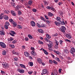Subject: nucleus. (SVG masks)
<instances>
[{"mask_svg":"<svg viewBox=\"0 0 75 75\" xmlns=\"http://www.w3.org/2000/svg\"><path fill=\"white\" fill-rule=\"evenodd\" d=\"M0 45L1 46L2 48H5L6 47V46L4 43L0 42Z\"/></svg>","mask_w":75,"mask_h":75,"instance_id":"nucleus-1","label":"nucleus"},{"mask_svg":"<svg viewBox=\"0 0 75 75\" xmlns=\"http://www.w3.org/2000/svg\"><path fill=\"white\" fill-rule=\"evenodd\" d=\"M9 34L12 36L14 37V35L16 34V33L14 31L11 30L10 31V33H9Z\"/></svg>","mask_w":75,"mask_h":75,"instance_id":"nucleus-2","label":"nucleus"},{"mask_svg":"<svg viewBox=\"0 0 75 75\" xmlns=\"http://www.w3.org/2000/svg\"><path fill=\"white\" fill-rule=\"evenodd\" d=\"M2 65L4 68H7L9 67L8 66V64L6 63H5L4 64H2Z\"/></svg>","mask_w":75,"mask_h":75,"instance_id":"nucleus-3","label":"nucleus"},{"mask_svg":"<svg viewBox=\"0 0 75 75\" xmlns=\"http://www.w3.org/2000/svg\"><path fill=\"white\" fill-rule=\"evenodd\" d=\"M70 52L71 54H73L74 52H75V49L74 47L71 48V50H70Z\"/></svg>","mask_w":75,"mask_h":75,"instance_id":"nucleus-4","label":"nucleus"},{"mask_svg":"<svg viewBox=\"0 0 75 75\" xmlns=\"http://www.w3.org/2000/svg\"><path fill=\"white\" fill-rule=\"evenodd\" d=\"M30 25L32 27H35V23L34 21H32L30 22Z\"/></svg>","mask_w":75,"mask_h":75,"instance_id":"nucleus-5","label":"nucleus"},{"mask_svg":"<svg viewBox=\"0 0 75 75\" xmlns=\"http://www.w3.org/2000/svg\"><path fill=\"white\" fill-rule=\"evenodd\" d=\"M0 34L2 35H5V33H4V30H2L0 31Z\"/></svg>","mask_w":75,"mask_h":75,"instance_id":"nucleus-6","label":"nucleus"},{"mask_svg":"<svg viewBox=\"0 0 75 75\" xmlns=\"http://www.w3.org/2000/svg\"><path fill=\"white\" fill-rule=\"evenodd\" d=\"M24 54L26 57H30V54L28 53V52H25L24 53Z\"/></svg>","mask_w":75,"mask_h":75,"instance_id":"nucleus-7","label":"nucleus"},{"mask_svg":"<svg viewBox=\"0 0 75 75\" xmlns=\"http://www.w3.org/2000/svg\"><path fill=\"white\" fill-rule=\"evenodd\" d=\"M47 72H48L47 69H44L42 70V72L44 74H47Z\"/></svg>","mask_w":75,"mask_h":75,"instance_id":"nucleus-8","label":"nucleus"},{"mask_svg":"<svg viewBox=\"0 0 75 75\" xmlns=\"http://www.w3.org/2000/svg\"><path fill=\"white\" fill-rule=\"evenodd\" d=\"M66 36L68 38L71 39L72 38V37H71V35H70L69 34H66Z\"/></svg>","mask_w":75,"mask_h":75,"instance_id":"nucleus-9","label":"nucleus"},{"mask_svg":"<svg viewBox=\"0 0 75 75\" xmlns=\"http://www.w3.org/2000/svg\"><path fill=\"white\" fill-rule=\"evenodd\" d=\"M11 14L13 15V16H16V12L12 10L11 11Z\"/></svg>","mask_w":75,"mask_h":75,"instance_id":"nucleus-10","label":"nucleus"},{"mask_svg":"<svg viewBox=\"0 0 75 75\" xmlns=\"http://www.w3.org/2000/svg\"><path fill=\"white\" fill-rule=\"evenodd\" d=\"M53 52L55 53V54H57V55H59L60 54V52L58 51H56L55 50H54Z\"/></svg>","mask_w":75,"mask_h":75,"instance_id":"nucleus-11","label":"nucleus"},{"mask_svg":"<svg viewBox=\"0 0 75 75\" xmlns=\"http://www.w3.org/2000/svg\"><path fill=\"white\" fill-rule=\"evenodd\" d=\"M59 23L60 25L61 24L62 25H64L65 24V22H64V21H60L59 22Z\"/></svg>","mask_w":75,"mask_h":75,"instance_id":"nucleus-12","label":"nucleus"},{"mask_svg":"<svg viewBox=\"0 0 75 75\" xmlns=\"http://www.w3.org/2000/svg\"><path fill=\"white\" fill-rule=\"evenodd\" d=\"M37 61H38V62L39 64H41L42 63V60L41 59L38 58L37 59Z\"/></svg>","mask_w":75,"mask_h":75,"instance_id":"nucleus-13","label":"nucleus"},{"mask_svg":"<svg viewBox=\"0 0 75 75\" xmlns=\"http://www.w3.org/2000/svg\"><path fill=\"white\" fill-rule=\"evenodd\" d=\"M55 24L56 25H57V26H60L59 23V22H58L57 21H55Z\"/></svg>","mask_w":75,"mask_h":75,"instance_id":"nucleus-14","label":"nucleus"},{"mask_svg":"<svg viewBox=\"0 0 75 75\" xmlns=\"http://www.w3.org/2000/svg\"><path fill=\"white\" fill-rule=\"evenodd\" d=\"M19 72L21 74H23L24 73V70L23 69H20L19 70Z\"/></svg>","mask_w":75,"mask_h":75,"instance_id":"nucleus-15","label":"nucleus"},{"mask_svg":"<svg viewBox=\"0 0 75 75\" xmlns=\"http://www.w3.org/2000/svg\"><path fill=\"white\" fill-rule=\"evenodd\" d=\"M2 54L3 55H6V51L4 50L2 52Z\"/></svg>","mask_w":75,"mask_h":75,"instance_id":"nucleus-16","label":"nucleus"},{"mask_svg":"<svg viewBox=\"0 0 75 75\" xmlns=\"http://www.w3.org/2000/svg\"><path fill=\"white\" fill-rule=\"evenodd\" d=\"M12 24H13V27H16L17 25V23L16 22H14Z\"/></svg>","mask_w":75,"mask_h":75,"instance_id":"nucleus-17","label":"nucleus"},{"mask_svg":"<svg viewBox=\"0 0 75 75\" xmlns=\"http://www.w3.org/2000/svg\"><path fill=\"white\" fill-rule=\"evenodd\" d=\"M20 66L21 67H22V68H25V66L24 65H23V64H19Z\"/></svg>","mask_w":75,"mask_h":75,"instance_id":"nucleus-18","label":"nucleus"},{"mask_svg":"<svg viewBox=\"0 0 75 75\" xmlns=\"http://www.w3.org/2000/svg\"><path fill=\"white\" fill-rule=\"evenodd\" d=\"M33 1L31 0H30L28 2V4L29 6H30L32 4Z\"/></svg>","mask_w":75,"mask_h":75,"instance_id":"nucleus-19","label":"nucleus"},{"mask_svg":"<svg viewBox=\"0 0 75 75\" xmlns=\"http://www.w3.org/2000/svg\"><path fill=\"white\" fill-rule=\"evenodd\" d=\"M48 16L50 17H52V16H53V14L52 13H51L49 12L48 13Z\"/></svg>","mask_w":75,"mask_h":75,"instance_id":"nucleus-20","label":"nucleus"},{"mask_svg":"<svg viewBox=\"0 0 75 75\" xmlns=\"http://www.w3.org/2000/svg\"><path fill=\"white\" fill-rule=\"evenodd\" d=\"M4 17L5 20H7L8 19V17L7 16H4Z\"/></svg>","mask_w":75,"mask_h":75,"instance_id":"nucleus-21","label":"nucleus"},{"mask_svg":"<svg viewBox=\"0 0 75 75\" xmlns=\"http://www.w3.org/2000/svg\"><path fill=\"white\" fill-rule=\"evenodd\" d=\"M60 19L61 18L59 17H57L56 20H57V21H60Z\"/></svg>","mask_w":75,"mask_h":75,"instance_id":"nucleus-22","label":"nucleus"},{"mask_svg":"<svg viewBox=\"0 0 75 75\" xmlns=\"http://www.w3.org/2000/svg\"><path fill=\"white\" fill-rule=\"evenodd\" d=\"M46 37L47 38H48V39H50L51 38V36H50L48 34H47L46 35Z\"/></svg>","mask_w":75,"mask_h":75,"instance_id":"nucleus-23","label":"nucleus"},{"mask_svg":"<svg viewBox=\"0 0 75 75\" xmlns=\"http://www.w3.org/2000/svg\"><path fill=\"white\" fill-rule=\"evenodd\" d=\"M38 31L39 33H44V32L42 31V30L41 29L40 30H38Z\"/></svg>","mask_w":75,"mask_h":75,"instance_id":"nucleus-24","label":"nucleus"},{"mask_svg":"<svg viewBox=\"0 0 75 75\" xmlns=\"http://www.w3.org/2000/svg\"><path fill=\"white\" fill-rule=\"evenodd\" d=\"M54 75H58V72L57 71H54Z\"/></svg>","mask_w":75,"mask_h":75,"instance_id":"nucleus-25","label":"nucleus"},{"mask_svg":"<svg viewBox=\"0 0 75 75\" xmlns=\"http://www.w3.org/2000/svg\"><path fill=\"white\" fill-rule=\"evenodd\" d=\"M11 4L12 6L16 8V4L15 3H14L13 2H12L11 3Z\"/></svg>","mask_w":75,"mask_h":75,"instance_id":"nucleus-26","label":"nucleus"},{"mask_svg":"<svg viewBox=\"0 0 75 75\" xmlns=\"http://www.w3.org/2000/svg\"><path fill=\"white\" fill-rule=\"evenodd\" d=\"M32 11L33 12H34V13H36L37 12V10L35 8H33L32 9Z\"/></svg>","mask_w":75,"mask_h":75,"instance_id":"nucleus-27","label":"nucleus"},{"mask_svg":"<svg viewBox=\"0 0 75 75\" xmlns=\"http://www.w3.org/2000/svg\"><path fill=\"white\" fill-rule=\"evenodd\" d=\"M53 64H55V65H57V64H58V62L55 61V60H53Z\"/></svg>","mask_w":75,"mask_h":75,"instance_id":"nucleus-28","label":"nucleus"},{"mask_svg":"<svg viewBox=\"0 0 75 75\" xmlns=\"http://www.w3.org/2000/svg\"><path fill=\"white\" fill-rule=\"evenodd\" d=\"M64 52H65V53H66V54H68V53H69V51H68V50H67V49L65 50Z\"/></svg>","mask_w":75,"mask_h":75,"instance_id":"nucleus-29","label":"nucleus"},{"mask_svg":"<svg viewBox=\"0 0 75 75\" xmlns=\"http://www.w3.org/2000/svg\"><path fill=\"white\" fill-rule=\"evenodd\" d=\"M13 40H14V38H13L11 37V39H8V41H10V42H11V41H13Z\"/></svg>","mask_w":75,"mask_h":75,"instance_id":"nucleus-30","label":"nucleus"},{"mask_svg":"<svg viewBox=\"0 0 75 75\" xmlns=\"http://www.w3.org/2000/svg\"><path fill=\"white\" fill-rule=\"evenodd\" d=\"M28 37L30 39H32V38H33V36H32L31 35H28Z\"/></svg>","mask_w":75,"mask_h":75,"instance_id":"nucleus-31","label":"nucleus"},{"mask_svg":"<svg viewBox=\"0 0 75 75\" xmlns=\"http://www.w3.org/2000/svg\"><path fill=\"white\" fill-rule=\"evenodd\" d=\"M29 64V65H30V66H31V67H32V66H33V62H30Z\"/></svg>","mask_w":75,"mask_h":75,"instance_id":"nucleus-32","label":"nucleus"},{"mask_svg":"<svg viewBox=\"0 0 75 75\" xmlns=\"http://www.w3.org/2000/svg\"><path fill=\"white\" fill-rule=\"evenodd\" d=\"M5 13H6V14H8V13H10V11H7V10H5L4 11Z\"/></svg>","mask_w":75,"mask_h":75,"instance_id":"nucleus-33","label":"nucleus"},{"mask_svg":"<svg viewBox=\"0 0 75 75\" xmlns=\"http://www.w3.org/2000/svg\"><path fill=\"white\" fill-rule=\"evenodd\" d=\"M9 21L10 22H11V23L12 24H13V23L14 22V21H13V20L12 19H10L9 20Z\"/></svg>","mask_w":75,"mask_h":75,"instance_id":"nucleus-34","label":"nucleus"},{"mask_svg":"<svg viewBox=\"0 0 75 75\" xmlns=\"http://www.w3.org/2000/svg\"><path fill=\"white\" fill-rule=\"evenodd\" d=\"M43 1L45 5H46V6H47V5H48V3H47V2L46 1Z\"/></svg>","mask_w":75,"mask_h":75,"instance_id":"nucleus-35","label":"nucleus"},{"mask_svg":"<svg viewBox=\"0 0 75 75\" xmlns=\"http://www.w3.org/2000/svg\"><path fill=\"white\" fill-rule=\"evenodd\" d=\"M38 43L40 44H43V43L40 40L38 41Z\"/></svg>","mask_w":75,"mask_h":75,"instance_id":"nucleus-36","label":"nucleus"},{"mask_svg":"<svg viewBox=\"0 0 75 75\" xmlns=\"http://www.w3.org/2000/svg\"><path fill=\"white\" fill-rule=\"evenodd\" d=\"M41 26L42 27H45V24L43 23H42L41 25Z\"/></svg>","mask_w":75,"mask_h":75,"instance_id":"nucleus-37","label":"nucleus"},{"mask_svg":"<svg viewBox=\"0 0 75 75\" xmlns=\"http://www.w3.org/2000/svg\"><path fill=\"white\" fill-rule=\"evenodd\" d=\"M37 26L38 27H39V28H40L41 27V25H40V24H39L38 23H37Z\"/></svg>","mask_w":75,"mask_h":75,"instance_id":"nucleus-38","label":"nucleus"},{"mask_svg":"<svg viewBox=\"0 0 75 75\" xmlns=\"http://www.w3.org/2000/svg\"><path fill=\"white\" fill-rule=\"evenodd\" d=\"M66 29H64L62 28L61 29V31H62L63 33H65V30Z\"/></svg>","mask_w":75,"mask_h":75,"instance_id":"nucleus-39","label":"nucleus"},{"mask_svg":"<svg viewBox=\"0 0 75 75\" xmlns=\"http://www.w3.org/2000/svg\"><path fill=\"white\" fill-rule=\"evenodd\" d=\"M33 72L32 71H30L28 72V73L29 74L31 75L33 73Z\"/></svg>","mask_w":75,"mask_h":75,"instance_id":"nucleus-40","label":"nucleus"},{"mask_svg":"<svg viewBox=\"0 0 75 75\" xmlns=\"http://www.w3.org/2000/svg\"><path fill=\"white\" fill-rule=\"evenodd\" d=\"M5 28H6V29H8V26L6 25H4Z\"/></svg>","mask_w":75,"mask_h":75,"instance_id":"nucleus-41","label":"nucleus"},{"mask_svg":"<svg viewBox=\"0 0 75 75\" xmlns=\"http://www.w3.org/2000/svg\"><path fill=\"white\" fill-rule=\"evenodd\" d=\"M49 62L50 64H52L53 62V61H52V60L51 59L49 60Z\"/></svg>","mask_w":75,"mask_h":75,"instance_id":"nucleus-42","label":"nucleus"},{"mask_svg":"<svg viewBox=\"0 0 75 75\" xmlns=\"http://www.w3.org/2000/svg\"><path fill=\"white\" fill-rule=\"evenodd\" d=\"M6 25H8H8H10V24L9 23H8V22H6Z\"/></svg>","mask_w":75,"mask_h":75,"instance_id":"nucleus-43","label":"nucleus"},{"mask_svg":"<svg viewBox=\"0 0 75 75\" xmlns=\"http://www.w3.org/2000/svg\"><path fill=\"white\" fill-rule=\"evenodd\" d=\"M45 17L46 19V20H48V16H47V15H45Z\"/></svg>","mask_w":75,"mask_h":75,"instance_id":"nucleus-44","label":"nucleus"},{"mask_svg":"<svg viewBox=\"0 0 75 75\" xmlns=\"http://www.w3.org/2000/svg\"><path fill=\"white\" fill-rule=\"evenodd\" d=\"M44 53H45V54H46V55H48V52L45 50L44 51Z\"/></svg>","mask_w":75,"mask_h":75,"instance_id":"nucleus-45","label":"nucleus"},{"mask_svg":"<svg viewBox=\"0 0 75 75\" xmlns=\"http://www.w3.org/2000/svg\"><path fill=\"white\" fill-rule=\"evenodd\" d=\"M51 10H52V11H55V8H52L51 9Z\"/></svg>","mask_w":75,"mask_h":75,"instance_id":"nucleus-46","label":"nucleus"},{"mask_svg":"<svg viewBox=\"0 0 75 75\" xmlns=\"http://www.w3.org/2000/svg\"><path fill=\"white\" fill-rule=\"evenodd\" d=\"M16 41H17V40H13V41H12V43L13 44H15V43L16 42Z\"/></svg>","mask_w":75,"mask_h":75,"instance_id":"nucleus-47","label":"nucleus"},{"mask_svg":"<svg viewBox=\"0 0 75 75\" xmlns=\"http://www.w3.org/2000/svg\"><path fill=\"white\" fill-rule=\"evenodd\" d=\"M31 50H33V51H34V50H35V49H34V48L33 47H31Z\"/></svg>","mask_w":75,"mask_h":75,"instance_id":"nucleus-48","label":"nucleus"},{"mask_svg":"<svg viewBox=\"0 0 75 75\" xmlns=\"http://www.w3.org/2000/svg\"><path fill=\"white\" fill-rule=\"evenodd\" d=\"M62 28L64 29V30H66V28L64 26H62Z\"/></svg>","mask_w":75,"mask_h":75,"instance_id":"nucleus-49","label":"nucleus"},{"mask_svg":"<svg viewBox=\"0 0 75 75\" xmlns=\"http://www.w3.org/2000/svg\"><path fill=\"white\" fill-rule=\"evenodd\" d=\"M56 59H57V61H60V60H59V58H58V57H56Z\"/></svg>","mask_w":75,"mask_h":75,"instance_id":"nucleus-50","label":"nucleus"},{"mask_svg":"<svg viewBox=\"0 0 75 75\" xmlns=\"http://www.w3.org/2000/svg\"><path fill=\"white\" fill-rule=\"evenodd\" d=\"M59 13L60 16H62L63 13L62 11H60V12H59Z\"/></svg>","mask_w":75,"mask_h":75,"instance_id":"nucleus-51","label":"nucleus"},{"mask_svg":"<svg viewBox=\"0 0 75 75\" xmlns=\"http://www.w3.org/2000/svg\"><path fill=\"white\" fill-rule=\"evenodd\" d=\"M52 45H50L49 44H48L47 45V46L49 47V48H52Z\"/></svg>","mask_w":75,"mask_h":75,"instance_id":"nucleus-52","label":"nucleus"},{"mask_svg":"<svg viewBox=\"0 0 75 75\" xmlns=\"http://www.w3.org/2000/svg\"><path fill=\"white\" fill-rule=\"evenodd\" d=\"M3 16L1 15L0 16V19L1 20H2V19H3Z\"/></svg>","mask_w":75,"mask_h":75,"instance_id":"nucleus-53","label":"nucleus"},{"mask_svg":"<svg viewBox=\"0 0 75 75\" xmlns=\"http://www.w3.org/2000/svg\"><path fill=\"white\" fill-rule=\"evenodd\" d=\"M51 7L49 6H47V9H48V10H50V9H51Z\"/></svg>","mask_w":75,"mask_h":75,"instance_id":"nucleus-54","label":"nucleus"},{"mask_svg":"<svg viewBox=\"0 0 75 75\" xmlns=\"http://www.w3.org/2000/svg\"><path fill=\"white\" fill-rule=\"evenodd\" d=\"M60 44H62V42H63V41L61 40H60Z\"/></svg>","mask_w":75,"mask_h":75,"instance_id":"nucleus-55","label":"nucleus"},{"mask_svg":"<svg viewBox=\"0 0 75 75\" xmlns=\"http://www.w3.org/2000/svg\"><path fill=\"white\" fill-rule=\"evenodd\" d=\"M62 71V69H59V72L61 73V71Z\"/></svg>","mask_w":75,"mask_h":75,"instance_id":"nucleus-56","label":"nucleus"},{"mask_svg":"<svg viewBox=\"0 0 75 75\" xmlns=\"http://www.w3.org/2000/svg\"><path fill=\"white\" fill-rule=\"evenodd\" d=\"M19 28H20V29H22V27H21V26L20 25H18Z\"/></svg>","mask_w":75,"mask_h":75,"instance_id":"nucleus-57","label":"nucleus"},{"mask_svg":"<svg viewBox=\"0 0 75 75\" xmlns=\"http://www.w3.org/2000/svg\"><path fill=\"white\" fill-rule=\"evenodd\" d=\"M1 73L3 74H5L6 73V72H5L2 71H1Z\"/></svg>","mask_w":75,"mask_h":75,"instance_id":"nucleus-58","label":"nucleus"},{"mask_svg":"<svg viewBox=\"0 0 75 75\" xmlns=\"http://www.w3.org/2000/svg\"><path fill=\"white\" fill-rule=\"evenodd\" d=\"M18 14H19V15L21 14V12L20 11H19L18 12Z\"/></svg>","mask_w":75,"mask_h":75,"instance_id":"nucleus-59","label":"nucleus"},{"mask_svg":"<svg viewBox=\"0 0 75 75\" xmlns=\"http://www.w3.org/2000/svg\"><path fill=\"white\" fill-rule=\"evenodd\" d=\"M49 43L50 45H52V42L51 41H49Z\"/></svg>","mask_w":75,"mask_h":75,"instance_id":"nucleus-60","label":"nucleus"},{"mask_svg":"<svg viewBox=\"0 0 75 75\" xmlns=\"http://www.w3.org/2000/svg\"><path fill=\"white\" fill-rule=\"evenodd\" d=\"M34 51H33L32 52H31V53L32 54V55H34Z\"/></svg>","mask_w":75,"mask_h":75,"instance_id":"nucleus-61","label":"nucleus"},{"mask_svg":"<svg viewBox=\"0 0 75 75\" xmlns=\"http://www.w3.org/2000/svg\"><path fill=\"white\" fill-rule=\"evenodd\" d=\"M25 41H28V38L26 37L25 38Z\"/></svg>","mask_w":75,"mask_h":75,"instance_id":"nucleus-62","label":"nucleus"},{"mask_svg":"<svg viewBox=\"0 0 75 75\" xmlns=\"http://www.w3.org/2000/svg\"><path fill=\"white\" fill-rule=\"evenodd\" d=\"M11 46L12 48H14L15 47L14 45H11Z\"/></svg>","mask_w":75,"mask_h":75,"instance_id":"nucleus-63","label":"nucleus"},{"mask_svg":"<svg viewBox=\"0 0 75 75\" xmlns=\"http://www.w3.org/2000/svg\"><path fill=\"white\" fill-rule=\"evenodd\" d=\"M67 59L68 60H70L71 59V57H67Z\"/></svg>","mask_w":75,"mask_h":75,"instance_id":"nucleus-64","label":"nucleus"}]
</instances>
